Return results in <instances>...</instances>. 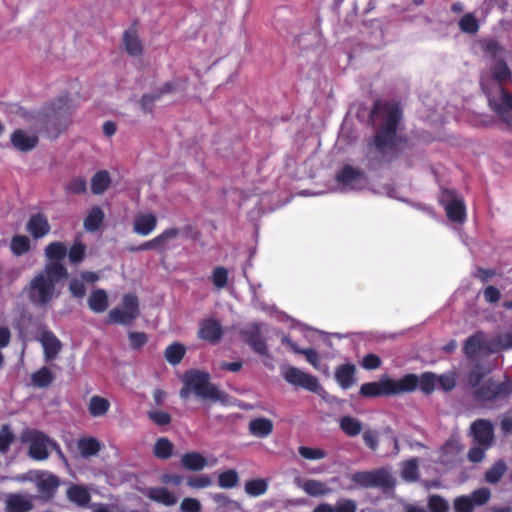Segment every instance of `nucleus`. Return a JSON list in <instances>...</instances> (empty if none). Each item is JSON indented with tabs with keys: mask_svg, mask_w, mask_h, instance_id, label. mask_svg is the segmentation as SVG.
Returning <instances> with one entry per match:
<instances>
[{
	"mask_svg": "<svg viewBox=\"0 0 512 512\" xmlns=\"http://www.w3.org/2000/svg\"><path fill=\"white\" fill-rule=\"evenodd\" d=\"M380 112L383 113V121L368 144L376 149L385 163H391L400 157L403 151L401 145L408 144L407 136L397 135L403 112L397 102H385L382 104L380 101H375L370 116L374 118Z\"/></svg>",
	"mask_w": 512,
	"mask_h": 512,
	"instance_id": "1",
	"label": "nucleus"
},
{
	"mask_svg": "<svg viewBox=\"0 0 512 512\" xmlns=\"http://www.w3.org/2000/svg\"><path fill=\"white\" fill-rule=\"evenodd\" d=\"M68 277L62 263L48 262L27 285L25 291L29 301L36 306H45L55 297L56 283Z\"/></svg>",
	"mask_w": 512,
	"mask_h": 512,
	"instance_id": "2",
	"label": "nucleus"
},
{
	"mask_svg": "<svg viewBox=\"0 0 512 512\" xmlns=\"http://www.w3.org/2000/svg\"><path fill=\"white\" fill-rule=\"evenodd\" d=\"M72 114L71 100L68 96H60L53 100L44 111V126L50 138H57L64 132Z\"/></svg>",
	"mask_w": 512,
	"mask_h": 512,
	"instance_id": "3",
	"label": "nucleus"
},
{
	"mask_svg": "<svg viewBox=\"0 0 512 512\" xmlns=\"http://www.w3.org/2000/svg\"><path fill=\"white\" fill-rule=\"evenodd\" d=\"M184 387L180 390V397L187 399L190 391L201 399L213 401L222 400L223 393L216 385L210 382V374L205 371L191 369L184 375Z\"/></svg>",
	"mask_w": 512,
	"mask_h": 512,
	"instance_id": "4",
	"label": "nucleus"
},
{
	"mask_svg": "<svg viewBox=\"0 0 512 512\" xmlns=\"http://www.w3.org/2000/svg\"><path fill=\"white\" fill-rule=\"evenodd\" d=\"M414 381L415 379L412 376H403L398 380L384 376L379 381L362 384L359 393L361 396L369 398L411 393V390L415 387Z\"/></svg>",
	"mask_w": 512,
	"mask_h": 512,
	"instance_id": "5",
	"label": "nucleus"
},
{
	"mask_svg": "<svg viewBox=\"0 0 512 512\" xmlns=\"http://www.w3.org/2000/svg\"><path fill=\"white\" fill-rule=\"evenodd\" d=\"M511 394L512 381L509 378L498 382L491 377L473 390L472 397L481 406L491 407L496 402L508 399Z\"/></svg>",
	"mask_w": 512,
	"mask_h": 512,
	"instance_id": "6",
	"label": "nucleus"
},
{
	"mask_svg": "<svg viewBox=\"0 0 512 512\" xmlns=\"http://www.w3.org/2000/svg\"><path fill=\"white\" fill-rule=\"evenodd\" d=\"M21 442L28 443V456L36 461H43L49 457L48 448L61 453L60 446L51 440L44 432L35 429H26L21 433Z\"/></svg>",
	"mask_w": 512,
	"mask_h": 512,
	"instance_id": "7",
	"label": "nucleus"
},
{
	"mask_svg": "<svg viewBox=\"0 0 512 512\" xmlns=\"http://www.w3.org/2000/svg\"><path fill=\"white\" fill-rule=\"evenodd\" d=\"M122 307L111 309L108 313L107 324H119L129 326L139 316V300L133 293L122 297Z\"/></svg>",
	"mask_w": 512,
	"mask_h": 512,
	"instance_id": "8",
	"label": "nucleus"
},
{
	"mask_svg": "<svg viewBox=\"0 0 512 512\" xmlns=\"http://www.w3.org/2000/svg\"><path fill=\"white\" fill-rule=\"evenodd\" d=\"M351 480L363 488L377 487L390 489L395 485L393 476L384 468L355 472L352 474Z\"/></svg>",
	"mask_w": 512,
	"mask_h": 512,
	"instance_id": "9",
	"label": "nucleus"
},
{
	"mask_svg": "<svg viewBox=\"0 0 512 512\" xmlns=\"http://www.w3.org/2000/svg\"><path fill=\"white\" fill-rule=\"evenodd\" d=\"M283 378L287 383L313 393H318L322 389L316 376L308 374L294 366H288L283 371Z\"/></svg>",
	"mask_w": 512,
	"mask_h": 512,
	"instance_id": "10",
	"label": "nucleus"
},
{
	"mask_svg": "<svg viewBox=\"0 0 512 512\" xmlns=\"http://www.w3.org/2000/svg\"><path fill=\"white\" fill-rule=\"evenodd\" d=\"M179 234L180 229L174 227L168 228L149 241H146L138 246L128 247V251L133 253L146 250H156L162 252L167 249V243L177 238Z\"/></svg>",
	"mask_w": 512,
	"mask_h": 512,
	"instance_id": "11",
	"label": "nucleus"
},
{
	"mask_svg": "<svg viewBox=\"0 0 512 512\" xmlns=\"http://www.w3.org/2000/svg\"><path fill=\"white\" fill-rule=\"evenodd\" d=\"M474 441L485 448L492 446L494 442V427L490 420L477 419L470 426Z\"/></svg>",
	"mask_w": 512,
	"mask_h": 512,
	"instance_id": "12",
	"label": "nucleus"
},
{
	"mask_svg": "<svg viewBox=\"0 0 512 512\" xmlns=\"http://www.w3.org/2000/svg\"><path fill=\"white\" fill-rule=\"evenodd\" d=\"M240 334L245 343L248 344L255 353L261 356L268 355V347L258 324L250 325L241 330Z\"/></svg>",
	"mask_w": 512,
	"mask_h": 512,
	"instance_id": "13",
	"label": "nucleus"
},
{
	"mask_svg": "<svg viewBox=\"0 0 512 512\" xmlns=\"http://www.w3.org/2000/svg\"><path fill=\"white\" fill-rule=\"evenodd\" d=\"M26 230L35 240L45 237L51 230L47 216L42 212L31 215Z\"/></svg>",
	"mask_w": 512,
	"mask_h": 512,
	"instance_id": "14",
	"label": "nucleus"
},
{
	"mask_svg": "<svg viewBox=\"0 0 512 512\" xmlns=\"http://www.w3.org/2000/svg\"><path fill=\"white\" fill-rule=\"evenodd\" d=\"M223 336V329L216 319H205L201 322L198 330V338L209 343H217Z\"/></svg>",
	"mask_w": 512,
	"mask_h": 512,
	"instance_id": "15",
	"label": "nucleus"
},
{
	"mask_svg": "<svg viewBox=\"0 0 512 512\" xmlns=\"http://www.w3.org/2000/svg\"><path fill=\"white\" fill-rule=\"evenodd\" d=\"M10 142L16 150L29 152L38 145L39 139L35 134L30 135L22 129H16L10 136Z\"/></svg>",
	"mask_w": 512,
	"mask_h": 512,
	"instance_id": "16",
	"label": "nucleus"
},
{
	"mask_svg": "<svg viewBox=\"0 0 512 512\" xmlns=\"http://www.w3.org/2000/svg\"><path fill=\"white\" fill-rule=\"evenodd\" d=\"M494 110L503 122L512 126V94L503 87L500 89L499 103L495 104Z\"/></svg>",
	"mask_w": 512,
	"mask_h": 512,
	"instance_id": "17",
	"label": "nucleus"
},
{
	"mask_svg": "<svg viewBox=\"0 0 512 512\" xmlns=\"http://www.w3.org/2000/svg\"><path fill=\"white\" fill-rule=\"evenodd\" d=\"M41 343L47 362L54 360L59 354L62 345L60 340L51 331H44L41 335Z\"/></svg>",
	"mask_w": 512,
	"mask_h": 512,
	"instance_id": "18",
	"label": "nucleus"
},
{
	"mask_svg": "<svg viewBox=\"0 0 512 512\" xmlns=\"http://www.w3.org/2000/svg\"><path fill=\"white\" fill-rule=\"evenodd\" d=\"M157 226V218L152 213L140 214L133 222V231L141 236L151 234Z\"/></svg>",
	"mask_w": 512,
	"mask_h": 512,
	"instance_id": "19",
	"label": "nucleus"
},
{
	"mask_svg": "<svg viewBox=\"0 0 512 512\" xmlns=\"http://www.w3.org/2000/svg\"><path fill=\"white\" fill-rule=\"evenodd\" d=\"M123 44L125 51L133 57L140 56L143 53V45L138 37L137 29L130 27L123 34Z\"/></svg>",
	"mask_w": 512,
	"mask_h": 512,
	"instance_id": "20",
	"label": "nucleus"
},
{
	"mask_svg": "<svg viewBox=\"0 0 512 512\" xmlns=\"http://www.w3.org/2000/svg\"><path fill=\"white\" fill-rule=\"evenodd\" d=\"M444 208L450 221L462 223L466 219V206L462 198H454L446 202Z\"/></svg>",
	"mask_w": 512,
	"mask_h": 512,
	"instance_id": "21",
	"label": "nucleus"
},
{
	"mask_svg": "<svg viewBox=\"0 0 512 512\" xmlns=\"http://www.w3.org/2000/svg\"><path fill=\"white\" fill-rule=\"evenodd\" d=\"M282 344L288 346L294 353L304 355L306 360L316 369L319 367L320 356L318 352L312 348H300L297 344L289 337H282Z\"/></svg>",
	"mask_w": 512,
	"mask_h": 512,
	"instance_id": "22",
	"label": "nucleus"
},
{
	"mask_svg": "<svg viewBox=\"0 0 512 512\" xmlns=\"http://www.w3.org/2000/svg\"><path fill=\"white\" fill-rule=\"evenodd\" d=\"M146 496L150 500L165 506H173L177 503L176 495L165 487H150Z\"/></svg>",
	"mask_w": 512,
	"mask_h": 512,
	"instance_id": "23",
	"label": "nucleus"
},
{
	"mask_svg": "<svg viewBox=\"0 0 512 512\" xmlns=\"http://www.w3.org/2000/svg\"><path fill=\"white\" fill-rule=\"evenodd\" d=\"M67 499L80 507H85L91 501L90 492L86 487L79 484H72L66 491Z\"/></svg>",
	"mask_w": 512,
	"mask_h": 512,
	"instance_id": "24",
	"label": "nucleus"
},
{
	"mask_svg": "<svg viewBox=\"0 0 512 512\" xmlns=\"http://www.w3.org/2000/svg\"><path fill=\"white\" fill-rule=\"evenodd\" d=\"M249 433L258 438H265L273 431V422L264 417L254 418L248 425Z\"/></svg>",
	"mask_w": 512,
	"mask_h": 512,
	"instance_id": "25",
	"label": "nucleus"
},
{
	"mask_svg": "<svg viewBox=\"0 0 512 512\" xmlns=\"http://www.w3.org/2000/svg\"><path fill=\"white\" fill-rule=\"evenodd\" d=\"M405 376H412L415 379L414 388L411 392L415 391L418 387L426 395H430L434 390L437 383V378L432 372H424L418 377L416 374H406Z\"/></svg>",
	"mask_w": 512,
	"mask_h": 512,
	"instance_id": "26",
	"label": "nucleus"
},
{
	"mask_svg": "<svg viewBox=\"0 0 512 512\" xmlns=\"http://www.w3.org/2000/svg\"><path fill=\"white\" fill-rule=\"evenodd\" d=\"M181 465L186 470L198 472L207 466V459L199 452H187L181 457Z\"/></svg>",
	"mask_w": 512,
	"mask_h": 512,
	"instance_id": "27",
	"label": "nucleus"
},
{
	"mask_svg": "<svg viewBox=\"0 0 512 512\" xmlns=\"http://www.w3.org/2000/svg\"><path fill=\"white\" fill-rule=\"evenodd\" d=\"M7 512H29L33 509V503L20 494H11L6 502Z\"/></svg>",
	"mask_w": 512,
	"mask_h": 512,
	"instance_id": "28",
	"label": "nucleus"
},
{
	"mask_svg": "<svg viewBox=\"0 0 512 512\" xmlns=\"http://www.w3.org/2000/svg\"><path fill=\"white\" fill-rule=\"evenodd\" d=\"M108 295L104 289L92 291L88 298V306L94 313H103L108 308Z\"/></svg>",
	"mask_w": 512,
	"mask_h": 512,
	"instance_id": "29",
	"label": "nucleus"
},
{
	"mask_svg": "<svg viewBox=\"0 0 512 512\" xmlns=\"http://www.w3.org/2000/svg\"><path fill=\"white\" fill-rule=\"evenodd\" d=\"M355 366L344 364L337 368L335 378L343 389H348L354 383Z\"/></svg>",
	"mask_w": 512,
	"mask_h": 512,
	"instance_id": "30",
	"label": "nucleus"
},
{
	"mask_svg": "<svg viewBox=\"0 0 512 512\" xmlns=\"http://www.w3.org/2000/svg\"><path fill=\"white\" fill-rule=\"evenodd\" d=\"M111 178L107 170H100L91 178V191L95 195L103 194L110 186Z\"/></svg>",
	"mask_w": 512,
	"mask_h": 512,
	"instance_id": "31",
	"label": "nucleus"
},
{
	"mask_svg": "<svg viewBox=\"0 0 512 512\" xmlns=\"http://www.w3.org/2000/svg\"><path fill=\"white\" fill-rule=\"evenodd\" d=\"M44 252L49 262L61 263V260L67 256V247L60 241H54L45 247Z\"/></svg>",
	"mask_w": 512,
	"mask_h": 512,
	"instance_id": "32",
	"label": "nucleus"
},
{
	"mask_svg": "<svg viewBox=\"0 0 512 512\" xmlns=\"http://www.w3.org/2000/svg\"><path fill=\"white\" fill-rule=\"evenodd\" d=\"M361 178H363V172L360 169L354 168L351 165L343 166L342 169L336 175L337 182L344 186H348L352 182Z\"/></svg>",
	"mask_w": 512,
	"mask_h": 512,
	"instance_id": "33",
	"label": "nucleus"
},
{
	"mask_svg": "<svg viewBox=\"0 0 512 512\" xmlns=\"http://www.w3.org/2000/svg\"><path fill=\"white\" fill-rule=\"evenodd\" d=\"M104 220V212L99 206H94L84 220V227L89 232L99 230Z\"/></svg>",
	"mask_w": 512,
	"mask_h": 512,
	"instance_id": "34",
	"label": "nucleus"
},
{
	"mask_svg": "<svg viewBox=\"0 0 512 512\" xmlns=\"http://www.w3.org/2000/svg\"><path fill=\"white\" fill-rule=\"evenodd\" d=\"M54 375L46 366L41 367L31 375V383L37 388H46L52 384Z\"/></svg>",
	"mask_w": 512,
	"mask_h": 512,
	"instance_id": "35",
	"label": "nucleus"
},
{
	"mask_svg": "<svg viewBox=\"0 0 512 512\" xmlns=\"http://www.w3.org/2000/svg\"><path fill=\"white\" fill-rule=\"evenodd\" d=\"M77 446L80 454L85 458L96 455L101 448L99 441L93 437L80 438Z\"/></svg>",
	"mask_w": 512,
	"mask_h": 512,
	"instance_id": "36",
	"label": "nucleus"
},
{
	"mask_svg": "<svg viewBox=\"0 0 512 512\" xmlns=\"http://www.w3.org/2000/svg\"><path fill=\"white\" fill-rule=\"evenodd\" d=\"M301 488L303 491L312 497L324 496L331 492V489L328 488L323 482L315 479L306 480Z\"/></svg>",
	"mask_w": 512,
	"mask_h": 512,
	"instance_id": "37",
	"label": "nucleus"
},
{
	"mask_svg": "<svg viewBox=\"0 0 512 512\" xmlns=\"http://www.w3.org/2000/svg\"><path fill=\"white\" fill-rule=\"evenodd\" d=\"M339 427L349 437H355L362 431V422L351 416H344L339 421Z\"/></svg>",
	"mask_w": 512,
	"mask_h": 512,
	"instance_id": "38",
	"label": "nucleus"
},
{
	"mask_svg": "<svg viewBox=\"0 0 512 512\" xmlns=\"http://www.w3.org/2000/svg\"><path fill=\"white\" fill-rule=\"evenodd\" d=\"M110 408V402L101 396H93L90 399L88 411L93 417L104 416Z\"/></svg>",
	"mask_w": 512,
	"mask_h": 512,
	"instance_id": "39",
	"label": "nucleus"
},
{
	"mask_svg": "<svg viewBox=\"0 0 512 512\" xmlns=\"http://www.w3.org/2000/svg\"><path fill=\"white\" fill-rule=\"evenodd\" d=\"M506 471L507 465L504 460H498L485 472L484 479L489 484H496Z\"/></svg>",
	"mask_w": 512,
	"mask_h": 512,
	"instance_id": "40",
	"label": "nucleus"
},
{
	"mask_svg": "<svg viewBox=\"0 0 512 512\" xmlns=\"http://www.w3.org/2000/svg\"><path fill=\"white\" fill-rule=\"evenodd\" d=\"M490 373L489 369L484 368L481 364H475L467 375V382L473 390L482 385L484 378Z\"/></svg>",
	"mask_w": 512,
	"mask_h": 512,
	"instance_id": "41",
	"label": "nucleus"
},
{
	"mask_svg": "<svg viewBox=\"0 0 512 512\" xmlns=\"http://www.w3.org/2000/svg\"><path fill=\"white\" fill-rule=\"evenodd\" d=\"M483 334L478 332L468 337L463 346L464 354L468 358L474 357L482 348Z\"/></svg>",
	"mask_w": 512,
	"mask_h": 512,
	"instance_id": "42",
	"label": "nucleus"
},
{
	"mask_svg": "<svg viewBox=\"0 0 512 512\" xmlns=\"http://www.w3.org/2000/svg\"><path fill=\"white\" fill-rule=\"evenodd\" d=\"M186 353V349L184 345L175 342L171 345H169L164 352L165 359L171 364V365H177L179 364L184 355Z\"/></svg>",
	"mask_w": 512,
	"mask_h": 512,
	"instance_id": "43",
	"label": "nucleus"
},
{
	"mask_svg": "<svg viewBox=\"0 0 512 512\" xmlns=\"http://www.w3.org/2000/svg\"><path fill=\"white\" fill-rule=\"evenodd\" d=\"M59 478L56 475H49L47 478L41 480L38 484L39 491L48 499L54 497L58 487Z\"/></svg>",
	"mask_w": 512,
	"mask_h": 512,
	"instance_id": "44",
	"label": "nucleus"
},
{
	"mask_svg": "<svg viewBox=\"0 0 512 512\" xmlns=\"http://www.w3.org/2000/svg\"><path fill=\"white\" fill-rule=\"evenodd\" d=\"M173 448L172 442L168 438L162 437L156 441L153 453L155 457L166 460L172 456Z\"/></svg>",
	"mask_w": 512,
	"mask_h": 512,
	"instance_id": "45",
	"label": "nucleus"
},
{
	"mask_svg": "<svg viewBox=\"0 0 512 512\" xmlns=\"http://www.w3.org/2000/svg\"><path fill=\"white\" fill-rule=\"evenodd\" d=\"M30 240L27 236L15 235L11 239L10 249L16 256H21L30 250Z\"/></svg>",
	"mask_w": 512,
	"mask_h": 512,
	"instance_id": "46",
	"label": "nucleus"
},
{
	"mask_svg": "<svg viewBox=\"0 0 512 512\" xmlns=\"http://www.w3.org/2000/svg\"><path fill=\"white\" fill-rule=\"evenodd\" d=\"M268 484L264 479H253L245 483V492L252 496L258 497L266 493Z\"/></svg>",
	"mask_w": 512,
	"mask_h": 512,
	"instance_id": "47",
	"label": "nucleus"
},
{
	"mask_svg": "<svg viewBox=\"0 0 512 512\" xmlns=\"http://www.w3.org/2000/svg\"><path fill=\"white\" fill-rule=\"evenodd\" d=\"M419 466L416 458L407 460L403 463L401 477L408 482H414L418 479Z\"/></svg>",
	"mask_w": 512,
	"mask_h": 512,
	"instance_id": "48",
	"label": "nucleus"
},
{
	"mask_svg": "<svg viewBox=\"0 0 512 512\" xmlns=\"http://www.w3.org/2000/svg\"><path fill=\"white\" fill-rule=\"evenodd\" d=\"M459 28L462 32L467 34H476L479 30V23L472 13H467L461 17L458 22Z\"/></svg>",
	"mask_w": 512,
	"mask_h": 512,
	"instance_id": "49",
	"label": "nucleus"
},
{
	"mask_svg": "<svg viewBox=\"0 0 512 512\" xmlns=\"http://www.w3.org/2000/svg\"><path fill=\"white\" fill-rule=\"evenodd\" d=\"M16 440V436L8 424H4L0 428V453H6L11 444Z\"/></svg>",
	"mask_w": 512,
	"mask_h": 512,
	"instance_id": "50",
	"label": "nucleus"
},
{
	"mask_svg": "<svg viewBox=\"0 0 512 512\" xmlns=\"http://www.w3.org/2000/svg\"><path fill=\"white\" fill-rule=\"evenodd\" d=\"M238 481V473L233 469L226 470L218 475V485L223 489L234 488Z\"/></svg>",
	"mask_w": 512,
	"mask_h": 512,
	"instance_id": "51",
	"label": "nucleus"
},
{
	"mask_svg": "<svg viewBox=\"0 0 512 512\" xmlns=\"http://www.w3.org/2000/svg\"><path fill=\"white\" fill-rule=\"evenodd\" d=\"M492 76L500 84L507 82L512 77L507 64L503 60H499L492 68Z\"/></svg>",
	"mask_w": 512,
	"mask_h": 512,
	"instance_id": "52",
	"label": "nucleus"
},
{
	"mask_svg": "<svg viewBox=\"0 0 512 512\" xmlns=\"http://www.w3.org/2000/svg\"><path fill=\"white\" fill-rule=\"evenodd\" d=\"M212 479L207 474L192 475L187 478V486L192 489H204L212 485Z\"/></svg>",
	"mask_w": 512,
	"mask_h": 512,
	"instance_id": "53",
	"label": "nucleus"
},
{
	"mask_svg": "<svg viewBox=\"0 0 512 512\" xmlns=\"http://www.w3.org/2000/svg\"><path fill=\"white\" fill-rule=\"evenodd\" d=\"M65 190L71 194L79 195L87 191V181L83 176H77L70 180Z\"/></svg>",
	"mask_w": 512,
	"mask_h": 512,
	"instance_id": "54",
	"label": "nucleus"
},
{
	"mask_svg": "<svg viewBox=\"0 0 512 512\" xmlns=\"http://www.w3.org/2000/svg\"><path fill=\"white\" fill-rule=\"evenodd\" d=\"M86 253V247L81 242H75L69 249L67 250V255L69 261L72 264H78L83 261Z\"/></svg>",
	"mask_w": 512,
	"mask_h": 512,
	"instance_id": "55",
	"label": "nucleus"
},
{
	"mask_svg": "<svg viewBox=\"0 0 512 512\" xmlns=\"http://www.w3.org/2000/svg\"><path fill=\"white\" fill-rule=\"evenodd\" d=\"M472 503L475 506H482L486 504L491 498V491L486 487H481L471 492L469 495Z\"/></svg>",
	"mask_w": 512,
	"mask_h": 512,
	"instance_id": "56",
	"label": "nucleus"
},
{
	"mask_svg": "<svg viewBox=\"0 0 512 512\" xmlns=\"http://www.w3.org/2000/svg\"><path fill=\"white\" fill-rule=\"evenodd\" d=\"M212 282L217 289H223L228 283V271L225 267L219 266L213 270Z\"/></svg>",
	"mask_w": 512,
	"mask_h": 512,
	"instance_id": "57",
	"label": "nucleus"
},
{
	"mask_svg": "<svg viewBox=\"0 0 512 512\" xmlns=\"http://www.w3.org/2000/svg\"><path fill=\"white\" fill-rule=\"evenodd\" d=\"M428 508L431 512H448L449 505L440 495H432L428 499Z\"/></svg>",
	"mask_w": 512,
	"mask_h": 512,
	"instance_id": "58",
	"label": "nucleus"
},
{
	"mask_svg": "<svg viewBox=\"0 0 512 512\" xmlns=\"http://www.w3.org/2000/svg\"><path fill=\"white\" fill-rule=\"evenodd\" d=\"M453 507L455 512H473L475 508L470 496L467 495L456 497Z\"/></svg>",
	"mask_w": 512,
	"mask_h": 512,
	"instance_id": "59",
	"label": "nucleus"
},
{
	"mask_svg": "<svg viewBox=\"0 0 512 512\" xmlns=\"http://www.w3.org/2000/svg\"><path fill=\"white\" fill-rule=\"evenodd\" d=\"M128 339L130 348L133 350L141 349L148 342V336L144 332H129Z\"/></svg>",
	"mask_w": 512,
	"mask_h": 512,
	"instance_id": "60",
	"label": "nucleus"
},
{
	"mask_svg": "<svg viewBox=\"0 0 512 512\" xmlns=\"http://www.w3.org/2000/svg\"><path fill=\"white\" fill-rule=\"evenodd\" d=\"M68 289L71 295L77 299H82L86 295V287L82 279L72 278L69 281Z\"/></svg>",
	"mask_w": 512,
	"mask_h": 512,
	"instance_id": "61",
	"label": "nucleus"
},
{
	"mask_svg": "<svg viewBox=\"0 0 512 512\" xmlns=\"http://www.w3.org/2000/svg\"><path fill=\"white\" fill-rule=\"evenodd\" d=\"M298 452L303 458L308 460H319L326 456V452L324 450L306 446H300Z\"/></svg>",
	"mask_w": 512,
	"mask_h": 512,
	"instance_id": "62",
	"label": "nucleus"
},
{
	"mask_svg": "<svg viewBox=\"0 0 512 512\" xmlns=\"http://www.w3.org/2000/svg\"><path fill=\"white\" fill-rule=\"evenodd\" d=\"M201 508L202 506L200 501L192 497L184 498L180 504V509L182 512H200Z\"/></svg>",
	"mask_w": 512,
	"mask_h": 512,
	"instance_id": "63",
	"label": "nucleus"
},
{
	"mask_svg": "<svg viewBox=\"0 0 512 512\" xmlns=\"http://www.w3.org/2000/svg\"><path fill=\"white\" fill-rule=\"evenodd\" d=\"M333 509L335 512H356L357 504L351 499H340Z\"/></svg>",
	"mask_w": 512,
	"mask_h": 512,
	"instance_id": "64",
	"label": "nucleus"
}]
</instances>
